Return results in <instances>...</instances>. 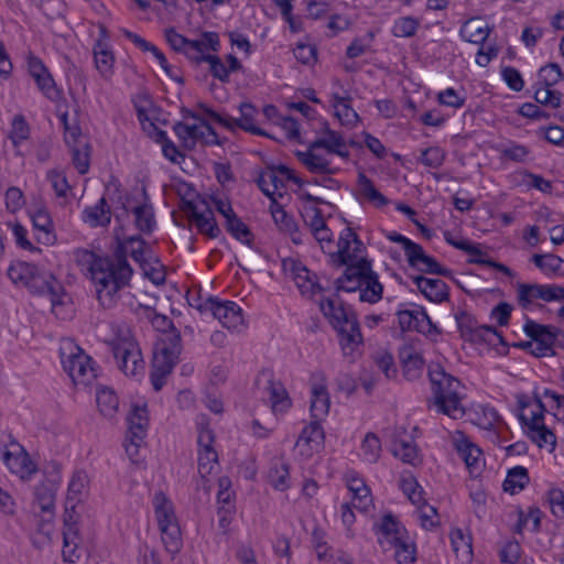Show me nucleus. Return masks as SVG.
Segmentation results:
<instances>
[{
	"mask_svg": "<svg viewBox=\"0 0 564 564\" xmlns=\"http://www.w3.org/2000/svg\"><path fill=\"white\" fill-rule=\"evenodd\" d=\"M130 250L132 259L143 267L147 264L145 241L140 236H132L118 242L110 257H100L87 249L74 251L76 263L90 274L96 296L100 305L111 308L119 300V292L129 285L133 270L127 260Z\"/></svg>",
	"mask_w": 564,
	"mask_h": 564,
	"instance_id": "nucleus-1",
	"label": "nucleus"
},
{
	"mask_svg": "<svg viewBox=\"0 0 564 564\" xmlns=\"http://www.w3.org/2000/svg\"><path fill=\"white\" fill-rule=\"evenodd\" d=\"M8 276L14 284L23 285L33 293L47 294L52 312L57 317L66 318L63 312L64 288L51 273L41 272L32 263L18 261L9 267Z\"/></svg>",
	"mask_w": 564,
	"mask_h": 564,
	"instance_id": "nucleus-2",
	"label": "nucleus"
},
{
	"mask_svg": "<svg viewBox=\"0 0 564 564\" xmlns=\"http://www.w3.org/2000/svg\"><path fill=\"white\" fill-rule=\"evenodd\" d=\"M429 377L433 392V405L437 412L454 420L462 419L465 415V408L462 404L459 380L446 373L440 365L430 366Z\"/></svg>",
	"mask_w": 564,
	"mask_h": 564,
	"instance_id": "nucleus-3",
	"label": "nucleus"
},
{
	"mask_svg": "<svg viewBox=\"0 0 564 564\" xmlns=\"http://www.w3.org/2000/svg\"><path fill=\"white\" fill-rule=\"evenodd\" d=\"M336 289L345 292H359V300L370 304L382 299L383 285L378 274L372 271L370 261H360L357 265H348L343 275L336 280Z\"/></svg>",
	"mask_w": 564,
	"mask_h": 564,
	"instance_id": "nucleus-4",
	"label": "nucleus"
},
{
	"mask_svg": "<svg viewBox=\"0 0 564 564\" xmlns=\"http://www.w3.org/2000/svg\"><path fill=\"white\" fill-rule=\"evenodd\" d=\"M59 354L64 370L75 383L89 384L96 379L93 359L73 341H65Z\"/></svg>",
	"mask_w": 564,
	"mask_h": 564,
	"instance_id": "nucleus-5",
	"label": "nucleus"
},
{
	"mask_svg": "<svg viewBox=\"0 0 564 564\" xmlns=\"http://www.w3.org/2000/svg\"><path fill=\"white\" fill-rule=\"evenodd\" d=\"M110 346L119 369L126 376L137 377L143 373L144 360L141 349L130 335L117 337Z\"/></svg>",
	"mask_w": 564,
	"mask_h": 564,
	"instance_id": "nucleus-6",
	"label": "nucleus"
},
{
	"mask_svg": "<svg viewBox=\"0 0 564 564\" xmlns=\"http://www.w3.org/2000/svg\"><path fill=\"white\" fill-rule=\"evenodd\" d=\"M182 112L184 119L192 118L198 121V123L193 124L184 122L174 124L173 130L185 147L192 148L197 142L208 145L219 144L216 131L199 115L188 109H183Z\"/></svg>",
	"mask_w": 564,
	"mask_h": 564,
	"instance_id": "nucleus-7",
	"label": "nucleus"
},
{
	"mask_svg": "<svg viewBox=\"0 0 564 564\" xmlns=\"http://www.w3.org/2000/svg\"><path fill=\"white\" fill-rule=\"evenodd\" d=\"M364 249V243L357 234L347 227L339 235L337 250L329 252L330 262L337 267L357 265L360 261H368L362 256Z\"/></svg>",
	"mask_w": 564,
	"mask_h": 564,
	"instance_id": "nucleus-8",
	"label": "nucleus"
},
{
	"mask_svg": "<svg viewBox=\"0 0 564 564\" xmlns=\"http://www.w3.org/2000/svg\"><path fill=\"white\" fill-rule=\"evenodd\" d=\"M536 300L544 302L564 301V286L557 284L518 283L517 301L523 310L531 308Z\"/></svg>",
	"mask_w": 564,
	"mask_h": 564,
	"instance_id": "nucleus-9",
	"label": "nucleus"
},
{
	"mask_svg": "<svg viewBox=\"0 0 564 564\" xmlns=\"http://www.w3.org/2000/svg\"><path fill=\"white\" fill-rule=\"evenodd\" d=\"M198 108L213 121L219 123L228 130H235L236 127L248 131L256 135H269L262 129L254 124L256 108L251 104H241L240 112L241 116L238 119H234L228 116H223L204 104H199Z\"/></svg>",
	"mask_w": 564,
	"mask_h": 564,
	"instance_id": "nucleus-10",
	"label": "nucleus"
},
{
	"mask_svg": "<svg viewBox=\"0 0 564 564\" xmlns=\"http://www.w3.org/2000/svg\"><path fill=\"white\" fill-rule=\"evenodd\" d=\"M196 307L200 313H209L228 329H238L242 325L241 308L235 302H220L218 299L208 297Z\"/></svg>",
	"mask_w": 564,
	"mask_h": 564,
	"instance_id": "nucleus-11",
	"label": "nucleus"
},
{
	"mask_svg": "<svg viewBox=\"0 0 564 564\" xmlns=\"http://www.w3.org/2000/svg\"><path fill=\"white\" fill-rule=\"evenodd\" d=\"M523 332L533 340L534 349L531 350L533 356L545 357L554 355L553 347L560 334L556 327L539 324L531 318H527Z\"/></svg>",
	"mask_w": 564,
	"mask_h": 564,
	"instance_id": "nucleus-12",
	"label": "nucleus"
},
{
	"mask_svg": "<svg viewBox=\"0 0 564 564\" xmlns=\"http://www.w3.org/2000/svg\"><path fill=\"white\" fill-rule=\"evenodd\" d=\"M397 313L402 330H416L422 334H431L436 330L430 316L422 306L415 304L403 305Z\"/></svg>",
	"mask_w": 564,
	"mask_h": 564,
	"instance_id": "nucleus-13",
	"label": "nucleus"
},
{
	"mask_svg": "<svg viewBox=\"0 0 564 564\" xmlns=\"http://www.w3.org/2000/svg\"><path fill=\"white\" fill-rule=\"evenodd\" d=\"M373 531L383 551L392 550L395 543L402 542L408 535L405 528L391 513L384 514L380 522L375 523Z\"/></svg>",
	"mask_w": 564,
	"mask_h": 564,
	"instance_id": "nucleus-14",
	"label": "nucleus"
},
{
	"mask_svg": "<svg viewBox=\"0 0 564 564\" xmlns=\"http://www.w3.org/2000/svg\"><path fill=\"white\" fill-rule=\"evenodd\" d=\"M330 399L327 390V380L322 371L311 377V414L315 420L322 421L329 412Z\"/></svg>",
	"mask_w": 564,
	"mask_h": 564,
	"instance_id": "nucleus-15",
	"label": "nucleus"
},
{
	"mask_svg": "<svg viewBox=\"0 0 564 564\" xmlns=\"http://www.w3.org/2000/svg\"><path fill=\"white\" fill-rule=\"evenodd\" d=\"M391 453L394 457L411 466H417L422 463V456L413 437L406 434L404 429L395 430L391 442Z\"/></svg>",
	"mask_w": 564,
	"mask_h": 564,
	"instance_id": "nucleus-16",
	"label": "nucleus"
},
{
	"mask_svg": "<svg viewBox=\"0 0 564 564\" xmlns=\"http://www.w3.org/2000/svg\"><path fill=\"white\" fill-rule=\"evenodd\" d=\"M181 333L175 329L163 332L155 343L153 358L162 361H169L175 366L182 352Z\"/></svg>",
	"mask_w": 564,
	"mask_h": 564,
	"instance_id": "nucleus-17",
	"label": "nucleus"
},
{
	"mask_svg": "<svg viewBox=\"0 0 564 564\" xmlns=\"http://www.w3.org/2000/svg\"><path fill=\"white\" fill-rule=\"evenodd\" d=\"M321 148H313V142L307 147L306 151H295L297 160L306 167V170L314 174L333 175L338 173L339 167L332 165L327 153L321 154Z\"/></svg>",
	"mask_w": 564,
	"mask_h": 564,
	"instance_id": "nucleus-18",
	"label": "nucleus"
},
{
	"mask_svg": "<svg viewBox=\"0 0 564 564\" xmlns=\"http://www.w3.org/2000/svg\"><path fill=\"white\" fill-rule=\"evenodd\" d=\"M319 308L335 330L358 321L355 312L337 299L322 300Z\"/></svg>",
	"mask_w": 564,
	"mask_h": 564,
	"instance_id": "nucleus-19",
	"label": "nucleus"
},
{
	"mask_svg": "<svg viewBox=\"0 0 564 564\" xmlns=\"http://www.w3.org/2000/svg\"><path fill=\"white\" fill-rule=\"evenodd\" d=\"M325 433L319 420H313L302 430L295 447L299 448L302 456L310 457L314 452H318L324 444Z\"/></svg>",
	"mask_w": 564,
	"mask_h": 564,
	"instance_id": "nucleus-20",
	"label": "nucleus"
},
{
	"mask_svg": "<svg viewBox=\"0 0 564 564\" xmlns=\"http://www.w3.org/2000/svg\"><path fill=\"white\" fill-rule=\"evenodd\" d=\"M336 332L344 357L349 361H355L361 354L364 344L359 322H352L347 327L339 328Z\"/></svg>",
	"mask_w": 564,
	"mask_h": 564,
	"instance_id": "nucleus-21",
	"label": "nucleus"
},
{
	"mask_svg": "<svg viewBox=\"0 0 564 564\" xmlns=\"http://www.w3.org/2000/svg\"><path fill=\"white\" fill-rule=\"evenodd\" d=\"M187 205V220L193 223L198 232L208 237L209 239H216L221 234V230L215 219L213 210L206 205L204 210H200L198 206Z\"/></svg>",
	"mask_w": 564,
	"mask_h": 564,
	"instance_id": "nucleus-22",
	"label": "nucleus"
},
{
	"mask_svg": "<svg viewBox=\"0 0 564 564\" xmlns=\"http://www.w3.org/2000/svg\"><path fill=\"white\" fill-rule=\"evenodd\" d=\"M405 257L409 265L422 273L438 274L443 276H448L451 274V270L442 267L433 257L426 254L422 246L419 243H415L414 248H412Z\"/></svg>",
	"mask_w": 564,
	"mask_h": 564,
	"instance_id": "nucleus-23",
	"label": "nucleus"
},
{
	"mask_svg": "<svg viewBox=\"0 0 564 564\" xmlns=\"http://www.w3.org/2000/svg\"><path fill=\"white\" fill-rule=\"evenodd\" d=\"M2 460L9 470L22 480H30L32 475L36 473L35 464L22 448H19L17 452H3Z\"/></svg>",
	"mask_w": 564,
	"mask_h": 564,
	"instance_id": "nucleus-24",
	"label": "nucleus"
},
{
	"mask_svg": "<svg viewBox=\"0 0 564 564\" xmlns=\"http://www.w3.org/2000/svg\"><path fill=\"white\" fill-rule=\"evenodd\" d=\"M219 36L216 32H204L200 40H191L183 54L186 55L192 62L199 64L204 62V57L207 54V50L218 52L219 50Z\"/></svg>",
	"mask_w": 564,
	"mask_h": 564,
	"instance_id": "nucleus-25",
	"label": "nucleus"
},
{
	"mask_svg": "<svg viewBox=\"0 0 564 564\" xmlns=\"http://www.w3.org/2000/svg\"><path fill=\"white\" fill-rule=\"evenodd\" d=\"M89 477L84 470H76L67 488V496L65 501V509L76 510L78 503L83 502L88 496Z\"/></svg>",
	"mask_w": 564,
	"mask_h": 564,
	"instance_id": "nucleus-26",
	"label": "nucleus"
},
{
	"mask_svg": "<svg viewBox=\"0 0 564 564\" xmlns=\"http://www.w3.org/2000/svg\"><path fill=\"white\" fill-rule=\"evenodd\" d=\"M33 227L36 231L37 242L44 246H53L56 242L52 218L44 207H37L30 213Z\"/></svg>",
	"mask_w": 564,
	"mask_h": 564,
	"instance_id": "nucleus-27",
	"label": "nucleus"
},
{
	"mask_svg": "<svg viewBox=\"0 0 564 564\" xmlns=\"http://www.w3.org/2000/svg\"><path fill=\"white\" fill-rule=\"evenodd\" d=\"M417 290L431 302L442 303L448 297V286L441 279H430L423 275L411 276Z\"/></svg>",
	"mask_w": 564,
	"mask_h": 564,
	"instance_id": "nucleus-28",
	"label": "nucleus"
},
{
	"mask_svg": "<svg viewBox=\"0 0 564 564\" xmlns=\"http://www.w3.org/2000/svg\"><path fill=\"white\" fill-rule=\"evenodd\" d=\"M312 142L313 148L324 149L327 154H336L343 159H348L350 155L343 135L327 127L325 132Z\"/></svg>",
	"mask_w": 564,
	"mask_h": 564,
	"instance_id": "nucleus-29",
	"label": "nucleus"
},
{
	"mask_svg": "<svg viewBox=\"0 0 564 564\" xmlns=\"http://www.w3.org/2000/svg\"><path fill=\"white\" fill-rule=\"evenodd\" d=\"M455 448L470 473L480 470L481 449L473 444L463 433L454 438Z\"/></svg>",
	"mask_w": 564,
	"mask_h": 564,
	"instance_id": "nucleus-30",
	"label": "nucleus"
},
{
	"mask_svg": "<svg viewBox=\"0 0 564 564\" xmlns=\"http://www.w3.org/2000/svg\"><path fill=\"white\" fill-rule=\"evenodd\" d=\"M403 375L408 380H415L421 376L423 358L412 346H403L399 351Z\"/></svg>",
	"mask_w": 564,
	"mask_h": 564,
	"instance_id": "nucleus-31",
	"label": "nucleus"
},
{
	"mask_svg": "<svg viewBox=\"0 0 564 564\" xmlns=\"http://www.w3.org/2000/svg\"><path fill=\"white\" fill-rule=\"evenodd\" d=\"M94 62L98 73L109 78L113 73L115 55L110 48V45L104 41L98 40L93 47Z\"/></svg>",
	"mask_w": 564,
	"mask_h": 564,
	"instance_id": "nucleus-32",
	"label": "nucleus"
},
{
	"mask_svg": "<svg viewBox=\"0 0 564 564\" xmlns=\"http://www.w3.org/2000/svg\"><path fill=\"white\" fill-rule=\"evenodd\" d=\"M292 278L303 295H314L322 291L315 274L301 263H292Z\"/></svg>",
	"mask_w": 564,
	"mask_h": 564,
	"instance_id": "nucleus-33",
	"label": "nucleus"
},
{
	"mask_svg": "<svg viewBox=\"0 0 564 564\" xmlns=\"http://www.w3.org/2000/svg\"><path fill=\"white\" fill-rule=\"evenodd\" d=\"M153 508L159 528L178 525L173 503L162 491L154 495Z\"/></svg>",
	"mask_w": 564,
	"mask_h": 564,
	"instance_id": "nucleus-34",
	"label": "nucleus"
},
{
	"mask_svg": "<svg viewBox=\"0 0 564 564\" xmlns=\"http://www.w3.org/2000/svg\"><path fill=\"white\" fill-rule=\"evenodd\" d=\"M58 481L55 478H45L35 487V500L42 511L50 512L54 509Z\"/></svg>",
	"mask_w": 564,
	"mask_h": 564,
	"instance_id": "nucleus-35",
	"label": "nucleus"
},
{
	"mask_svg": "<svg viewBox=\"0 0 564 564\" xmlns=\"http://www.w3.org/2000/svg\"><path fill=\"white\" fill-rule=\"evenodd\" d=\"M268 481L276 490H286L290 487L289 464L282 459L273 460L268 473Z\"/></svg>",
	"mask_w": 564,
	"mask_h": 564,
	"instance_id": "nucleus-36",
	"label": "nucleus"
},
{
	"mask_svg": "<svg viewBox=\"0 0 564 564\" xmlns=\"http://www.w3.org/2000/svg\"><path fill=\"white\" fill-rule=\"evenodd\" d=\"M267 391L274 413L285 412L291 406V399L282 383L270 380Z\"/></svg>",
	"mask_w": 564,
	"mask_h": 564,
	"instance_id": "nucleus-37",
	"label": "nucleus"
},
{
	"mask_svg": "<svg viewBox=\"0 0 564 564\" xmlns=\"http://www.w3.org/2000/svg\"><path fill=\"white\" fill-rule=\"evenodd\" d=\"M531 261L546 275L564 273V260L553 253L533 254Z\"/></svg>",
	"mask_w": 564,
	"mask_h": 564,
	"instance_id": "nucleus-38",
	"label": "nucleus"
},
{
	"mask_svg": "<svg viewBox=\"0 0 564 564\" xmlns=\"http://www.w3.org/2000/svg\"><path fill=\"white\" fill-rule=\"evenodd\" d=\"M529 481L528 469L523 466H516L508 471L502 487L506 492L514 495L524 489Z\"/></svg>",
	"mask_w": 564,
	"mask_h": 564,
	"instance_id": "nucleus-39",
	"label": "nucleus"
},
{
	"mask_svg": "<svg viewBox=\"0 0 564 564\" xmlns=\"http://www.w3.org/2000/svg\"><path fill=\"white\" fill-rule=\"evenodd\" d=\"M83 218L93 227L109 225L111 216L106 199L102 197L94 207L86 208Z\"/></svg>",
	"mask_w": 564,
	"mask_h": 564,
	"instance_id": "nucleus-40",
	"label": "nucleus"
},
{
	"mask_svg": "<svg viewBox=\"0 0 564 564\" xmlns=\"http://www.w3.org/2000/svg\"><path fill=\"white\" fill-rule=\"evenodd\" d=\"M129 432L128 434L134 435V440L143 441L145 436V429L148 425L147 409L145 406H133L128 416Z\"/></svg>",
	"mask_w": 564,
	"mask_h": 564,
	"instance_id": "nucleus-41",
	"label": "nucleus"
},
{
	"mask_svg": "<svg viewBox=\"0 0 564 564\" xmlns=\"http://www.w3.org/2000/svg\"><path fill=\"white\" fill-rule=\"evenodd\" d=\"M358 186L360 195L376 207L388 204V199L375 187L372 181L364 172L358 173Z\"/></svg>",
	"mask_w": 564,
	"mask_h": 564,
	"instance_id": "nucleus-42",
	"label": "nucleus"
},
{
	"mask_svg": "<svg viewBox=\"0 0 564 564\" xmlns=\"http://www.w3.org/2000/svg\"><path fill=\"white\" fill-rule=\"evenodd\" d=\"M96 402L100 413L107 417H112L119 406L117 394L109 388H102L97 391Z\"/></svg>",
	"mask_w": 564,
	"mask_h": 564,
	"instance_id": "nucleus-43",
	"label": "nucleus"
},
{
	"mask_svg": "<svg viewBox=\"0 0 564 564\" xmlns=\"http://www.w3.org/2000/svg\"><path fill=\"white\" fill-rule=\"evenodd\" d=\"M160 531L165 550L172 555L177 554L183 545L180 525L163 527Z\"/></svg>",
	"mask_w": 564,
	"mask_h": 564,
	"instance_id": "nucleus-44",
	"label": "nucleus"
},
{
	"mask_svg": "<svg viewBox=\"0 0 564 564\" xmlns=\"http://www.w3.org/2000/svg\"><path fill=\"white\" fill-rule=\"evenodd\" d=\"M134 223L142 232H151L155 226L154 213L151 205L144 203L133 208Z\"/></svg>",
	"mask_w": 564,
	"mask_h": 564,
	"instance_id": "nucleus-45",
	"label": "nucleus"
},
{
	"mask_svg": "<svg viewBox=\"0 0 564 564\" xmlns=\"http://www.w3.org/2000/svg\"><path fill=\"white\" fill-rule=\"evenodd\" d=\"M258 186L265 196L272 199V203H275V194L283 187V182L274 171H269L259 176Z\"/></svg>",
	"mask_w": 564,
	"mask_h": 564,
	"instance_id": "nucleus-46",
	"label": "nucleus"
},
{
	"mask_svg": "<svg viewBox=\"0 0 564 564\" xmlns=\"http://www.w3.org/2000/svg\"><path fill=\"white\" fill-rule=\"evenodd\" d=\"M455 319L459 330L462 332V335L473 334L475 332H485L492 335H498L497 329L492 326H481L478 328L476 326L475 318L465 311L457 312L455 314Z\"/></svg>",
	"mask_w": 564,
	"mask_h": 564,
	"instance_id": "nucleus-47",
	"label": "nucleus"
},
{
	"mask_svg": "<svg viewBox=\"0 0 564 564\" xmlns=\"http://www.w3.org/2000/svg\"><path fill=\"white\" fill-rule=\"evenodd\" d=\"M528 436L539 447L550 445L551 452L554 451L556 446V436L545 424L528 429Z\"/></svg>",
	"mask_w": 564,
	"mask_h": 564,
	"instance_id": "nucleus-48",
	"label": "nucleus"
},
{
	"mask_svg": "<svg viewBox=\"0 0 564 564\" xmlns=\"http://www.w3.org/2000/svg\"><path fill=\"white\" fill-rule=\"evenodd\" d=\"M175 366L169 361H162L153 358L152 370H151V383L155 391H160L165 384L166 377L172 372Z\"/></svg>",
	"mask_w": 564,
	"mask_h": 564,
	"instance_id": "nucleus-49",
	"label": "nucleus"
},
{
	"mask_svg": "<svg viewBox=\"0 0 564 564\" xmlns=\"http://www.w3.org/2000/svg\"><path fill=\"white\" fill-rule=\"evenodd\" d=\"M381 451V442L379 437L372 432L367 433L361 443V454L364 459L373 464L380 458Z\"/></svg>",
	"mask_w": 564,
	"mask_h": 564,
	"instance_id": "nucleus-50",
	"label": "nucleus"
},
{
	"mask_svg": "<svg viewBox=\"0 0 564 564\" xmlns=\"http://www.w3.org/2000/svg\"><path fill=\"white\" fill-rule=\"evenodd\" d=\"M394 549V557L398 564H413L416 560V549L413 541H411L410 536L406 535L402 539V542L395 543L393 545Z\"/></svg>",
	"mask_w": 564,
	"mask_h": 564,
	"instance_id": "nucleus-51",
	"label": "nucleus"
},
{
	"mask_svg": "<svg viewBox=\"0 0 564 564\" xmlns=\"http://www.w3.org/2000/svg\"><path fill=\"white\" fill-rule=\"evenodd\" d=\"M70 149L73 164L79 174H86L90 164V145L89 143H79Z\"/></svg>",
	"mask_w": 564,
	"mask_h": 564,
	"instance_id": "nucleus-52",
	"label": "nucleus"
},
{
	"mask_svg": "<svg viewBox=\"0 0 564 564\" xmlns=\"http://www.w3.org/2000/svg\"><path fill=\"white\" fill-rule=\"evenodd\" d=\"M545 406L540 398H535L533 408L527 412H522L519 416L520 421L528 429L544 424Z\"/></svg>",
	"mask_w": 564,
	"mask_h": 564,
	"instance_id": "nucleus-53",
	"label": "nucleus"
},
{
	"mask_svg": "<svg viewBox=\"0 0 564 564\" xmlns=\"http://www.w3.org/2000/svg\"><path fill=\"white\" fill-rule=\"evenodd\" d=\"M420 26V21L413 17H401L392 26V34L397 37L414 36Z\"/></svg>",
	"mask_w": 564,
	"mask_h": 564,
	"instance_id": "nucleus-54",
	"label": "nucleus"
},
{
	"mask_svg": "<svg viewBox=\"0 0 564 564\" xmlns=\"http://www.w3.org/2000/svg\"><path fill=\"white\" fill-rule=\"evenodd\" d=\"M227 231L237 240L243 243H250L252 234L248 226L236 215L226 223Z\"/></svg>",
	"mask_w": 564,
	"mask_h": 564,
	"instance_id": "nucleus-55",
	"label": "nucleus"
},
{
	"mask_svg": "<svg viewBox=\"0 0 564 564\" xmlns=\"http://www.w3.org/2000/svg\"><path fill=\"white\" fill-rule=\"evenodd\" d=\"M271 214L274 223L284 232L296 231V221L276 202L271 204Z\"/></svg>",
	"mask_w": 564,
	"mask_h": 564,
	"instance_id": "nucleus-56",
	"label": "nucleus"
},
{
	"mask_svg": "<svg viewBox=\"0 0 564 564\" xmlns=\"http://www.w3.org/2000/svg\"><path fill=\"white\" fill-rule=\"evenodd\" d=\"M446 153L440 147H430L421 151L420 163L431 169H438L445 161Z\"/></svg>",
	"mask_w": 564,
	"mask_h": 564,
	"instance_id": "nucleus-57",
	"label": "nucleus"
},
{
	"mask_svg": "<svg viewBox=\"0 0 564 564\" xmlns=\"http://www.w3.org/2000/svg\"><path fill=\"white\" fill-rule=\"evenodd\" d=\"M499 152L503 159L523 163L528 160L531 150L527 145L510 142L508 145L500 148Z\"/></svg>",
	"mask_w": 564,
	"mask_h": 564,
	"instance_id": "nucleus-58",
	"label": "nucleus"
},
{
	"mask_svg": "<svg viewBox=\"0 0 564 564\" xmlns=\"http://www.w3.org/2000/svg\"><path fill=\"white\" fill-rule=\"evenodd\" d=\"M30 135V128L24 117L18 115L13 118L9 134L12 144L18 148Z\"/></svg>",
	"mask_w": 564,
	"mask_h": 564,
	"instance_id": "nucleus-59",
	"label": "nucleus"
},
{
	"mask_svg": "<svg viewBox=\"0 0 564 564\" xmlns=\"http://www.w3.org/2000/svg\"><path fill=\"white\" fill-rule=\"evenodd\" d=\"M551 87L552 86H547L543 83V86L535 90L534 99L541 105L558 108L561 106L562 94L551 89Z\"/></svg>",
	"mask_w": 564,
	"mask_h": 564,
	"instance_id": "nucleus-60",
	"label": "nucleus"
},
{
	"mask_svg": "<svg viewBox=\"0 0 564 564\" xmlns=\"http://www.w3.org/2000/svg\"><path fill=\"white\" fill-rule=\"evenodd\" d=\"M230 480L227 477H221L218 480L219 490L217 492V502L219 505V513L226 512L231 513L232 503H231V491H230Z\"/></svg>",
	"mask_w": 564,
	"mask_h": 564,
	"instance_id": "nucleus-61",
	"label": "nucleus"
},
{
	"mask_svg": "<svg viewBox=\"0 0 564 564\" xmlns=\"http://www.w3.org/2000/svg\"><path fill=\"white\" fill-rule=\"evenodd\" d=\"M218 463V455L215 448L199 449L198 451V473L202 478H206L212 474Z\"/></svg>",
	"mask_w": 564,
	"mask_h": 564,
	"instance_id": "nucleus-62",
	"label": "nucleus"
},
{
	"mask_svg": "<svg viewBox=\"0 0 564 564\" xmlns=\"http://www.w3.org/2000/svg\"><path fill=\"white\" fill-rule=\"evenodd\" d=\"M67 543L79 542V529L77 527V513L76 510H65L64 513V529H63V541Z\"/></svg>",
	"mask_w": 564,
	"mask_h": 564,
	"instance_id": "nucleus-63",
	"label": "nucleus"
},
{
	"mask_svg": "<svg viewBox=\"0 0 564 564\" xmlns=\"http://www.w3.org/2000/svg\"><path fill=\"white\" fill-rule=\"evenodd\" d=\"M35 82L39 89L51 101L57 102L62 99V91L56 87L55 82L50 72L36 78Z\"/></svg>",
	"mask_w": 564,
	"mask_h": 564,
	"instance_id": "nucleus-64",
	"label": "nucleus"
}]
</instances>
